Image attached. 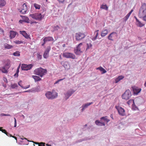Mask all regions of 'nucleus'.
<instances>
[{"label": "nucleus", "mask_w": 146, "mask_h": 146, "mask_svg": "<svg viewBox=\"0 0 146 146\" xmlns=\"http://www.w3.org/2000/svg\"><path fill=\"white\" fill-rule=\"evenodd\" d=\"M19 115L20 116V117H22L23 118V119H25V116H24V115H23L22 114H21L20 113H19Z\"/></svg>", "instance_id": "55"}, {"label": "nucleus", "mask_w": 146, "mask_h": 146, "mask_svg": "<svg viewBox=\"0 0 146 146\" xmlns=\"http://www.w3.org/2000/svg\"><path fill=\"white\" fill-rule=\"evenodd\" d=\"M46 145L47 146H52L51 145H49V144H46Z\"/></svg>", "instance_id": "64"}, {"label": "nucleus", "mask_w": 146, "mask_h": 146, "mask_svg": "<svg viewBox=\"0 0 146 146\" xmlns=\"http://www.w3.org/2000/svg\"><path fill=\"white\" fill-rule=\"evenodd\" d=\"M20 12L23 14L26 13V12L27 11V7L26 3H24L21 7V8L19 9Z\"/></svg>", "instance_id": "9"}, {"label": "nucleus", "mask_w": 146, "mask_h": 146, "mask_svg": "<svg viewBox=\"0 0 146 146\" xmlns=\"http://www.w3.org/2000/svg\"><path fill=\"white\" fill-rule=\"evenodd\" d=\"M118 78L120 80H121L124 78V77L122 76H119Z\"/></svg>", "instance_id": "54"}, {"label": "nucleus", "mask_w": 146, "mask_h": 146, "mask_svg": "<svg viewBox=\"0 0 146 146\" xmlns=\"http://www.w3.org/2000/svg\"><path fill=\"white\" fill-rule=\"evenodd\" d=\"M21 21H24L27 23H29V18L27 17H25V18L23 20H20L19 21V22H21Z\"/></svg>", "instance_id": "27"}, {"label": "nucleus", "mask_w": 146, "mask_h": 146, "mask_svg": "<svg viewBox=\"0 0 146 146\" xmlns=\"http://www.w3.org/2000/svg\"><path fill=\"white\" fill-rule=\"evenodd\" d=\"M37 57L38 60H40L42 58V55L40 54V53L38 52L37 54Z\"/></svg>", "instance_id": "41"}, {"label": "nucleus", "mask_w": 146, "mask_h": 146, "mask_svg": "<svg viewBox=\"0 0 146 146\" xmlns=\"http://www.w3.org/2000/svg\"><path fill=\"white\" fill-rule=\"evenodd\" d=\"M22 82V81H20L18 82V84L22 88H23V86L21 84V83Z\"/></svg>", "instance_id": "50"}, {"label": "nucleus", "mask_w": 146, "mask_h": 146, "mask_svg": "<svg viewBox=\"0 0 146 146\" xmlns=\"http://www.w3.org/2000/svg\"><path fill=\"white\" fill-rule=\"evenodd\" d=\"M34 6L36 9H39L40 8V5L36 3H35Z\"/></svg>", "instance_id": "35"}, {"label": "nucleus", "mask_w": 146, "mask_h": 146, "mask_svg": "<svg viewBox=\"0 0 146 146\" xmlns=\"http://www.w3.org/2000/svg\"><path fill=\"white\" fill-rule=\"evenodd\" d=\"M108 33V31L106 29H103L101 32V36L102 37H104L106 36Z\"/></svg>", "instance_id": "17"}, {"label": "nucleus", "mask_w": 146, "mask_h": 146, "mask_svg": "<svg viewBox=\"0 0 146 146\" xmlns=\"http://www.w3.org/2000/svg\"><path fill=\"white\" fill-rule=\"evenodd\" d=\"M40 88L39 86H38L36 87L32 88V91L33 92H39L40 91Z\"/></svg>", "instance_id": "21"}, {"label": "nucleus", "mask_w": 146, "mask_h": 146, "mask_svg": "<svg viewBox=\"0 0 146 146\" xmlns=\"http://www.w3.org/2000/svg\"><path fill=\"white\" fill-rule=\"evenodd\" d=\"M45 143L41 142L38 145V146H45Z\"/></svg>", "instance_id": "47"}, {"label": "nucleus", "mask_w": 146, "mask_h": 146, "mask_svg": "<svg viewBox=\"0 0 146 146\" xmlns=\"http://www.w3.org/2000/svg\"><path fill=\"white\" fill-rule=\"evenodd\" d=\"M4 48L7 49H10L12 48L13 46L12 45H10L7 44L5 43L4 45Z\"/></svg>", "instance_id": "24"}, {"label": "nucleus", "mask_w": 146, "mask_h": 146, "mask_svg": "<svg viewBox=\"0 0 146 146\" xmlns=\"http://www.w3.org/2000/svg\"><path fill=\"white\" fill-rule=\"evenodd\" d=\"M133 93L134 94L137 95L141 91V89L136 86L132 87Z\"/></svg>", "instance_id": "13"}, {"label": "nucleus", "mask_w": 146, "mask_h": 146, "mask_svg": "<svg viewBox=\"0 0 146 146\" xmlns=\"http://www.w3.org/2000/svg\"><path fill=\"white\" fill-rule=\"evenodd\" d=\"M100 8L107 10L108 7L106 5H102L100 6Z\"/></svg>", "instance_id": "31"}, {"label": "nucleus", "mask_w": 146, "mask_h": 146, "mask_svg": "<svg viewBox=\"0 0 146 146\" xmlns=\"http://www.w3.org/2000/svg\"><path fill=\"white\" fill-rule=\"evenodd\" d=\"M87 47L86 48V50L92 48V44L91 43H87Z\"/></svg>", "instance_id": "38"}, {"label": "nucleus", "mask_w": 146, "mask_h": 146, "mask_svg": "<svg viewBox=\"0 0 146 146\" xmlns=\"http://www.w3.org/2000/svg\"><path fill=\"white\" fill-rule=\"evenodd\" d=\"M10 66V61L9 60L6 63L5 65L4 66V67H5L6 69H8Z\"/></svg>", "instance_id": "29"}, {"label": "nucleus", "mask_w": 146, "mask_h": 146, "mask_svg": "<svg viewBox=\"0 0 146 146\" xmlns=\"http://www.w3.org/2000/svg\"><path fill=\"white\" fill-rule=\"evenodd\" d=\"M4 82H5L6 83H7L8 82L7 79L6 78H5L4 79Z\"/></svg>", "instance_id": "61"}, {"label": "nucleus", "mask_w": 146, "mask_h": 146, "mask_svg": "<svg viewBox=\"0 0 146 146\" xmlns=\"http://www.w3.org/2000/svg\"><path fill=\"white\" fill-rule=\"evenodd\" d=\"M98 33H96V36L94 37H92V38L91 39L93 41L95 40L97 38V37H98Z\"/></svg>", "instance_id": "42"}, {"label": "nucleus", "mask_w": 146, "mask_h": 146, "mask_svg": "<svg viewBox=\"0 0 146 146\" xmlns=\"http://www.w3.org/2000/svg\"><path fill=\"white\" fill-rule=\"evenodd\" d=\"M133 11V10H131V11L127 14L129 15V16H130V15L131 14Z\"/></svg>", "instance_id": "60"}, {"label": "nucleus", "mask_w": 146, "mask_h": 146, "mask_svg": "<svg viewBox=\"0 0 146 146\" xmlns=\"http://www.w3.org/2000/svg\"><path fill=\"white\" fill-rule=\"evenodd\" d=\"M18 34L17 32L13 31H11L10 32V38L11 39L14 38L16 35Z\"/></svg>", "instance_id": "19"}, {"label": "nucleus", "mask_w": 146, "mask_h": 146, "mask_svg": "<svg viewBox=\"0 0 146 146\" xmlns=\"http://www.w3.org/2000/svg\"><path fill=\"white\" fill-rule=\"evenodd\" d=\"M129 16H129V15L127 14V15L123 18V21L126 22L128 19Z\"/></svg>", "instance_id": "37"}, {"label": "nucleus", "mask_w": 146, "mask_h": 146, "mask_svg": "<svg viewBox=\"0 0 146 146\" xmlns=\"http://www.w3.org/2000/svg\"><path fill=\"white\" fill-rule=\"evenodd\" d=\"M8 69H6L5 67H2V70L1 69V70L2 72L5 73H7L8 72V71H7V70Z\"/></svg>", "instance_id": "33"}, {"label": "nucleus", "mask_w": 146, "mask_h": 146, "mask_svg": "<svg viewBox=\"0 0 146 146\" xmlns=\"http://www.w3.org/2000/svg\"><path fill=\"white\" fill-rule=\"evenodd\" d=\"M120 80L119 79V78L118 77L116 78L115 80V83H117L119 82Z\"/></svg>", "instance_id": "51"}, {"label": "nucleus", "mask_w": 146, "mask_h": 146, "mask_svg": "<svg viewBox=\"0 0 146 146\" xmlns=\"http://www.w3.org/2000/svg\"><path fill=\"white\" fill-rule=\"evenodd\" d=\"M133 108L134 109V110H136L138 109V108L137 107H136L134 104H133Z\"/></svg>", "instance_id": "48"}, {"label": "nucleus", "mask_w": 146, "mask_h": 146, "mask_svg": "<svg viewBox=\"0 0 146 146\" xmlns=\"http://www.w3.org/2000/svg\"><path fill=\"white\" fill-rule=\"evenodd\" d=\"M6 4L5 0H0V8L4 6Z\"/></svg>", "instance_id": "25"}, {"label": "nucleus", "mask_w": 146, "mask_h": 146, "mask_svg": "<svg viewBox=\"0 0 146 146\" xmlns=\"http://www.w3.org/2000/svg\"><path fill=\"white\" fill-rule=\"evenodd\" d=\"M60 29L59 27L58 26L56 25V26H55L53 28V30H52V32H53L54 31H57L58 30Z\"/></svg>", "instance_id": "39"}, {"label": "nucleus", "mask_w": 146, "mask_h": 146, "mask_svg": "<svg viewBox=\"0 0 146 146\" xmlns=\"http://www.w3.org/2000/svg\"><path fill=\"white\" fill-rule=\"evenodd\" d=\"M53 40V38L52 37H45L43 39L44 42L52 41Z\"/></svg>", "instance_id": "22"}, {"label": "nucleus", "mask_w": 146, "mask_h": 146, "mask_svg": "<svg viewBox=\"0 0 146 146\" xmlns=\"http://www.w3.org/2000/svg\"><path fill=\"white\" fill-rule=\"evenodd\" d=\"M64 79V78L61 79L59 80H58L56 81L54 83V84H59L60 82H61Z\"/></svg>", "instance_id": "43"}, {"label": "nucleus", "mask_w": 146, "mask_h": 146, "mask_svg": "<svg viewBox=\"0 0 146 146\" xmlns=\"http://www.w3.org/2000/svg\"><path fill=\"white\" fill-rule=\"evenodd\" d=\"M32 78L35 80V82L39 81L41 80V78L39 76H32Z\"/></svg>", "instance_id": "23"}, {"label": "nucleus", "mask_w": 146, "mask_h": 146, "mask_svg": "<svg viewBox=\"0 0 146 146\" xmlns=\"http://www.w3.org/2000/svg\"><path fill=\"white\" fill-rule=\"evenodd\" d=\"M20 68V65H19L17 68L16 73H17L18 74L19 73V69Z\"/></svg>", "instance_id": "53"}, {"label": "nucleus", "mask_w": 146, "mask_h": 146, "mask_svg": "<svg viewBox=\"0 0 146 146\" xmlns=\"http://www.w3.org/2000/svg\"><path fill=\"white\" fill-rule=\"evenodd\" d=\"M18 85L16 84H12L11 85V87L13 89H15L18 87Z\"/></svg>", "instance_id": "40"}, {"label": "nucleus", "mask_w": 146, "mask_h": 146, "mask_svg": "<svg viewBox=\"0 0 146 146\" xmlns=\"http://www.w3.org/2000/svg\"><path fill=\"white\" fill-rule=\"evenodd\" d=\"M86 36L83 33L78 32L75 34V38L76 40L80 41L84 39Z\"/></svg>", "instance_id": "6"}, {"label": "nucleus", "mask_w": 146, "mask_h": 146, "mask_svg": "<svg viewBox=\"0 0 146 146\" xmlns=\"http://www.w3.org/2000/svg\"><path fill=\"white\" fill-rule=\"evenodd\" d=\"M13 55L15 56H20V52L19 51H16L13 53Z\"/></svg>", "instance_id": "36"}, {"label": "nucleus", "mask_w": 146, "mask_h": 146, "mask_svg": "<svg viewBox=\"0 0 146 146\" xmlns=\"http://www.w3.org/2000/svg\"><path fill=\"white\" fill-rule=\"evenodd\" d=\"M107 117V116L102 117L100 118V121L96 120L95 121L96 124L98 126H105V122L107 123L110 121V120L108 119Z\"/></svg>", "instance_id": "2"}, {"label": "nucleus", "mask_w": 146, "mask_h": 146, "mask_svg": "<svg viewBox=\"0 0 146 146\" xmlns=\"http://www.w3.org/2000/svg\"><path fill=\"white\" fill-rule=\"evenodd\" d=\"M134 18L136 20V22H137L138 21H139V20L137 19V17L136 16H134Z\"/></svg>", "instance_id": "62"}, {"label": "nucleus", "mask_w": 146, "mask_h": 146, "mask_svg": "<svg viewBox=\"0 0 146 146\" xmlns=\"http://www.w3.org/2000/svg\"><path fill=\"white\" fill-rule=\"evenodd\" d=\"M64 57L72 59H74L76 58V56L74 54L69 52L64 53Z\"/></svg>", "instance_id": "14"}, {"label": "nucleus", "mask_w": 146, "mask_h": 146, "mask_svg": "<svg viewBox=\"0 0 146 146\" xmlns=\"http://www.w3.org/2000/svg\"><path fill=\"white\" fill-rule=\"evenodd\" d=\"M137 25L139 27H142L144 25V24L142 23L139 20L136 22Z\"/></svg>", "instance_id": "30"}, {"label": "nucleus", "mask_w": 146, "mask_h": 146, "mask_svg": "<svg viewBox=\"0 0 146 146\" xmlns=\"http://www.w3.org/2000/svg\"><path fill=\"white\" fill-rule=\"evenodd\" d=\"M60 3H63L64 2V0H57Z\"/></svg>", "instance_id": "57"}, {"label": "nucleus", "mask_w": 146, "mask_h": 146, "mask_svg": "<svg viewBox=\"0 0 146 146\" xmlns=\"http://www.w3.org/2000/svg\"><path fill=\"white\" fill-rule=\"evenodd\" d=\"M64 68L66 70H68L70 68L69 65L67 62L64 63Z\"/></svg>", "instance_id": "34"}, {"label": "nucleus", "mask_w": 146, "mask_h": 146, "mask_svg": "<svg viewBox=\"0 0 146 146\" xmlns=\"http://www.w3.org/2000/svg\"><path fill=\"white\" fill-rule=\"evenodd\" d=\"M50 50V46L48 47L45 50L43 55V56L44 58H47L49 56V53Z\"/></svg>", "instance_id": "15"}, {"label": "nucleus", "mask_w": 146, "mask_h": 146, "mask_svg": "<svg viewBox=\"0 0 146 146\" xmlns=\"http://www.w3.org/2000/svg\"><path fill=\"white\" fill-rule=\"evenodd\" d=\"M132 103H133V104H135L134 100L133 99H130L128 100L127 102V103L128 105H130Z\"/></svg>", "instance_id": "32"}, {"label": "nucleus", "mask_w": 146, "mask_h": 146, "mask_svg": "<svg viewBox=\"0 0 146 146\" xmlns=\"http://www.w3.org/2000/svg\"><path fill=\"white\" fill-rule=\"evenodd\" d=\"M115 108L117 110L118 113L121 116L125 115V111L123 108L119 106H116Z\"/></svg>", "instance_id": "8"}, {"label": "nucleus", "mask_w": 146, "mask_h": 146, "mask_svg": "<svg viewBox=\"0 0 146 146\" xmlns=\"http://www.w3.org/2000/svg\"><path fill=\"white\" fill-rule=\"evenodd\" d=\"M75 92L72 89H70L65 94L64 96V100H67Z\"/></svg>", "instance_id": "12"}, {"label": "nucleus", "mask_w": 146, "mask_h": 146, "mask_svg": "<svg viewBox=\"0 0 146 146\" xmlns=\"http://www.w3.org/2000/svg\"><path fill=\"white\" fill-rule=\"evenodd\" d=\"M45 95L48 99L53 100L57 97L58 94L56 92L48 91L46 93Z\"/></svg>", "instance_id": "4"}, {"label": "nucleus", "mask_w": 146, "mask_h": 146, "mask_svg": "<svg viewBox=\"0 0 146 146\" xmlns=\"http://www.w3.org/2000/svg\"><path fill=\"white\" fill-rule=\"evenodd\" d=\"M14 127H16L17 126V121L16 118L15 117H14Z\"/></svg>", "instance_id": "49"}, {"label": "nucleus", "mask_w": 146, "mask_h": 146, "mask_svg": "<svg viewBox=\"0 0 146 146\" xmlns=\"http://www.w3.org/2000/svg\"><path fill=\"white\" fill-rule=\"evenodd\" d=\"M0 116H11V115L9 114H4L3 113H1L0 114Z\"/></svg>", "instance_id": "46"}, {"label": "nucleus", "mask_w": 146, "mask_h": 146, "mask_svg": "<svg viewBox=\"0 0 146 146\" xmlns=\"http://www.w3.org/2000/svg\"><path fill=\"white\" fill-rule=\"evenodd\" d=\"M82 45V43H80L74 49V52L77 55H79L82 52L83 50L81 48Z\"/></svg>", "instance_id": "7"}, {"label": "nucleus", "mask_w": 146, "mask_h": 146, "mask_svg": "<svg viewBox=\"0 0 146 146\" xmlns=\"http://www.w3.org/2000/svg\"><path fill=\"white\" fill-rule=\"evenodd\" d=\"M32 88L30 90H29L24 92H33V91H32Z\"/></svg>", "instance_id": "56"}, {"label": "nucleus", "mask_w": 146, "mask_h": 146, "mask_svg": "<svg viewBox=\"0 0 146 146\" xmlns=\"http://www.w3.org/2000/svg\"><path fill=\"white\" fill-rule=\"evenodd\" d=\"M34 72L35 74L42 77L46 73L47 70L46 69H44L40 67L35 69L34 70Z\"/></svg>", "instance_id": "3"}, {"label": "nucleus", "mask_w": 146, "mask_h": 146, "mask_svg": "<svg viewBox=\"0 0 146 146\" xmlns=\"http://www.w3.org/2000/svg\"><path fill=\"white\" fill-rule=\"evenodd\" d=\"M30 17H31L33 19H35L36 18V13L34 14H30L29 15Z\"/></svg>", "instance_id": "45"}, {"label": "nucleus", "mask_w": 146, "mask_h": 146, "mask_svg": "<svg viewBox=\"0 0 146 146\" xmlns=\"http://www.w3.org/2000/svg\"><path fill=\"white\" fill-rule=\"evenodd\" d=\"M131 96V94L130 90L128 89L126 90L122 95L121 97L123 99L127 100L129 99Z\"/></svg>", "instance_id": "5"}, {"label": "nucleus", "mask_w": 146, "mask_h": 146, "mask_svg": "<svg viewBox=\"0 0 146 146\" xmlns=\"http://www.w3.org/2000/svg\"><path fill=\"white\" fill-rule=\"evenodd\" d=\"M11 137H12L14 138L15 139H16V140H17V138L16 137H15V136H11Z\"/></svg>", "instance_id": "63"}, {"label": "nucleus", "mask_w": 146, "mask_h": 146, "mask_svg": "<svg viewBox=\"0 0 146 146\" xmlns=\"http://www.w3.org/2000/svg\"><path fill=\"white\" fill-rule=\"evenodd\" d=\"M14 42L16 44H20L23 43V42H22V41L17 40L14 41Z\"/></svg>", "instance_id": "44"}, {"label": "nucleus", "mask_w": 146, "mask_h": 146, "mask_svg": "<svg viewBox=\"0 0 146 146\" xmlns=\"http://www.w3.org/2000/svg\"><path fill=\"white\" fill-rule=\"evenodd\" d=\"M97 69H99L102 72V74H104L106 72V70L102 67H99L97 68Z\"/></svg>", "instance_id": "26"}, {"label": "nucleus", "mask_w": 146, "mask_h": 146, "mask_svg": "<svg viewBox=\"0 0 146 146\" xmlns=\"http://www.w3.org/2000/svg\"><path fill=\"white\" fill-rule=\"evenodd\" d=\"M138 16L140 18H142L143 20L146 22V4H143L139 9Z\"/></svg>", "instance_id": "1"}, {"label": "nucleus", "mask_w": 146, "mask_h": 146, "mask_svg": "<svg viewBox=\"0 0 146 146\" xmlns=\"http://www.w3.org/2000/svg\"><path fill=\"white\" fill-rule=\"evenodd\" d=\"M133 11V10H131V11L127 14L129 15V16H130V15L131 14Z\"/></svg>", "instance_id": "59"}, {"label": "nucleus", "mask_w": 146, "mask_h": 146, "mask_svg": "<svg viewBox=\"0 0 146 146\" xmlns=\"http://www.w3.org/2000/svg\"><path fill=\"white\" fill-rule=\"evenodd\" d=\"M14 76L16 77H17L18 76V74L16 73L14 75Z\"/></svg>", "instance_id": "58"}, {"label": "nucleus", "mask_w": 146, "mask_h": 146, "mask_svg": "<svg viewBox=\"0 0 146 146\" xmlns=\"http://www.w3.org/2000/svg\"><path fill=\"white\" fill-rule=\"evenodd\" d=\"M19 32L26 39L30 38L29 35L27 34L25 31H20Z\"/></svg>", "instance_id": "18"}, {"label": "nucleus", "mask_w": 146, "mask_h": 146, "mask_svg": "<svg viewBox=\"0 0 146 146\" xmlns=\"http://www.w3.org/2000/svg\"><path fill=\"white\" fill-rule=\"evenodd\" d=\"M0 131H2V132L5 133L7 136H11V135L7 133L5 129H2L1 128V130Z\"/></svg>", "instance_id": "28"}, {"label": "nucleus", "mask_w": 146, "mask_h": 146, "mask_svg": "<svg viewBox=\"0 0 146 146\" xmlns=\"http://www.w3.org/2000/svg\"><path fill=\"white\" fill-rule=\"evenodd\" d=\"M117 33L115 32H113L108 36V38L110 40L113 41L114 40V39L117 37Z\"/></svg>", "instance_id": "11"}, {"label": "nucleus", "mask_w": 146, "mask_h": 146, "mask_svg": "<svg viewBox=\"0 0 146 146\" xmlns=\"http://www.w3.org/2000/svg\"><path fill=\"white\" fill-rule=\"evenodd\" d=\"M33 66V64H32L29 65L22 64L21 68L22 70H28L31 69Z\"/></svg>", "instance_id": "10"}, {"label": "nucleus", "mask_w": 146, "mask_h": 146, "mask_svg": "<svg viewBox=\"0 0 146 146\" xmlns=\"http://www.w3.org/2000/svg\"><path fill=\"white\" fill-rule=\"evenodd\" d=\"M93 103L92 102H91L83 104L82 106V108L81 109V111L82 112L85 109L87 108L89 106L91 105Z\"/></svg>", "instance_id": "16"}, {"label": "nucleus", "mask_w": 146, "mask_h": 146, "mask_svg": "<svg viewBox=\"0 0 146 146\" xmlns=\"http://www.w3.org/2000/svg\"><path fill=\"white\" fill-rule=\"evenodd\" d=\"M35 20L41 21L42 19V16L40 13H36Z\"/></svg>", "instance_id": "20"}, {"label": "nucleus", "mask_w": 146, "mask_h": 146, "mask_svg": "<svg viewBox=\"0 0 146 146\" xmlns=\"http://www.w3.org/2000/svg\"><path fill=\"white\" fill-rule=\"evenodd\" d=\"M27 141H28L32 142H33V143H34V144H38V145L39 144V143L38 142H35L33 141H28V140H27Z\"/></svg>", "instance_id": "52"}]
</instances>
